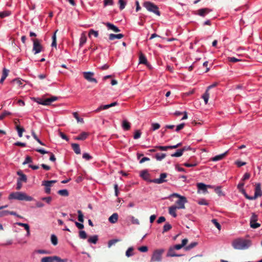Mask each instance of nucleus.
<instances>
[{
	"mask_svg": "<svg viewBox=\"0 0 262 262\" xmlns=\"http://www.w3.org/2000/svg\"><path fill=\"white\" fill-rule=\"evenodd\" d=\"M198 203L201 205H208V203L204 199L199 200Z\"/></svg>",
	"mask_w": 262,
	"mask_h": 262,
	"instance_id": "obj_62",
	"label": "nucleus"
},
{
	"mask_svg": "<svg viewBox=\"0 0 262 262\" xmlns=\"http://www.w3.org/2000/svg\"><path fill=\"white\" fill-rule=\"evenodd\" d=\"M122 127L125 130H128L130 128V123L126 120H124L122 121Z\"/></svg>",
	"mask_w": 262,
	"mask_h": 262,
	"instance_id": "obj_24",
	"label": "nucleus"
},
{
	"mask_svg": "<svg viewBox=\"0 0 262 262\" xmlns=\"http://www.w3.org/2000/svg\"><path fill=\"white\" fill-rule=\"evenodd\" d=\"M79 237L81 239H86L87 238V234L83 230H81L79 232Z\"/></svg>",
	"mask_w": 262,
	"mask_h": 262,
	"instance_id": "obj_46",
	"label": "nucleus"
},
{
	"mask_svg": "<svg viewBox=\"0 0 262 262\" xmlns=\"http://www.w3.org/2000/svg\"><path fill=\"white\" fill-rule=\"evenodd\" d=\"M32 135L38 143L42 145H45V144L37 137L35 133L33 130H32Z\"/></svg>",
	"mask_w": 262,
	"mask_h": 262,
	"instance_id": "obj_40",
	"label": "nucleus"
},
{
	"mask_svg": "<svg viewBox=\"0 0 262 262\" xmlns=\"http://www.w3.org/2000/svg\"><path fill=\"white\" fill-rule=\"evenodd\" d=\"M118 105L117 102H114L110 104L102 105L100 106L97 110H95L96 112H98L102 110H106L111 107L115 106Z\"/></svg>",
	"mask_w": 262,
	"mask_h": 262,
	"instance_id": "obj_13",
	"label": "nucleus"
},
{
	"mask_svg": "<svg viewBox=\"0 0 262 262\" xmlns=\"http://www.w3.org/2000/svg\"><path fill=\"white\" fill-rule=\"evenodd\" d=\"M197 165H198V163L196 162H192L191 163H185L183 164V165H184L185 166L187 167H194V166H196Z\"/></svg>",
	"mask_w": 262,
	"mask_h": 262,
	"instance_id": "obj_51",
	"label": "nucleus"
},
{
	"mask_svg": "<svg viewBox=\"0 0 262 262\" xmlns=\"http://www.w3.org/2000/svg\"><path fill=\"white\" fill-rule=\"evenodd\" d=\"M215 192L220 196L223 195V194L222 193V190H221V186H217L216 187L215 189Z\"/></svg>",
	"mask_w": 262,
	"mask_h": 262,
	"instance_id": "obj_57",
	"label": "nucleus"
},
{
	"mask_svg": "<svg viewBox=\"0 0 262 262\" xmlns=\"http://www.w3.org/2000/svg\"><path fill=\"white\" fill-rule=\"evenodd\" d=\"M41 200L46 202L47 204H50L52 200L51 196L43 197L41 198Z\"/></svg>",
	"mask_w": 262,
	"mask_h": 262,
	"instance_id": "obj_54",
	"label": "nucleus"
},
{
	"mask_svg": "<svg viewBox=\"0 0 262 262\" xmlns=\"http://www.w3.org/2000/svg\"><path fill=\"white\" fill-rule=\"evenodd\" d=\"M211 11V10L209 8H202L199 9L195 14L202 17H205L206 14H208Z\"/></svg>",
	"mask_w": 262,
	"mask_h": 262,
	"instance_id": "obj_12",
	"label": "nucleus"
},
{
	"mask_svg": "<svg viewBox=\"0 0 262 262\" xmlns=\"http://www.w3.org/2000/svg\"><path fill=\"white\" fill-rule=\"evenodd\" d=\"M32 162V158L30 157H29V156H27L26 158V159H25V161L23 162V165H25V164H27L28 163H30Z\"/></svg>",
	"mask_w": 262,
	"mask_h": 262,
	"instance_id": "obj_63",
	"label": "nucleus"
},
{
	"mask_svg": "<svg viewBox=\"0 0 262 262\" xmlns=\"http://www.w3.org/2000/svg\"><path fill=\"white\" fill-rule=\"evenodd\" d=\"M138 250L141 252H146L148 251V247L147 246H142L138 248Z\"/></svg>",
	"mask_w": 262,
	"mask_h": 262,
	"instance_id": "obj_64",
	"label": "nucleus"
},
{
	"mask_svg": "<svg viewBox=\"0 0 262 262\" xmlns=\"http://www.w3.org/2000/svg\"><path fill=\"white\" fill-rule=\"evenodd\" d=\"M57 181L56 180L51 181H43L42 185L45 186V192L47 194H50L51 192L50 187L52 184L55 183Z\"/></svg>",
	"mask_w": 262,
	"mask_h": 262,
	"instance_id": "obj_9",
	"label": "nucleus"
},
{
	"mask_svg": "<svg viewBox=\"0 0 262 262\" xmlns=\"http://www.w3.org/2000/svg\"><path fill=\"white\" fill-rule=\"evenodd\" d=\"M251 245V241L243 238H237L232 243V247L237 250H244L248 249Z\"/></svg>",
	"mask_w": 262,
	"mask_h": 262,
	"instance_id": "obj_1",
	"label": "nucleus"
},
{
	"mask_svg": "<svg viewBox=\"0 0 262 262\" xmlns=\"http://www.w3.org/2000/svg\"><path fill=\"white\" fill-rule=\"evenodd\" d=\"M124 37V35L122 34H110L109 35V39L111 40H113L115 39H121Z\"/></svg>",
	"mask_w": 262,
	"mask_h": 262,
	"instance_id": "obj_23",
	"label": "nucleus"
},
{
	"mask_svg": "<svg viewBox=\"0 0 262 262\" xmlns=\"http://www.w3.org/2000/svg\"><path fill=\"white\" fill-rule=\"evenodd\" d=\"M51 240L52 244L56 246L58 244V239L56 235L52 234L51 236Z\"/></svg>",
	"mask_w": 262,
	"mask_h": 262,
	"instance_id": "obj_38",
	"label": "nucleus"
},
{
	"mask_svg": "<svg viewBox=\"0 0 262 262\" xmlns=\"http://www.w3.org/2000/svg\"><path fill=\"white\" fill-rule=\"evenodd\" d=\"M98 240V237L97 235H95L93 236H91L88 240V242L90 243L96 244Z\"/></svg>",
	"mask_w": 262,
	"mask_h": 262,
	"instance_id": "obj_28",
	"label": "nucleus"
},
{
	"mask_svg": "<svg viewBox=\"0 0 262 262\" xmlns=\"http://www.w3.org/2000/svg\"><path fill=\"white\" fill-rule=\"evenodd\" d=\"M105 25L109 29H111L115 32H119L120 31V30L118 27L111 23H107Z\"/></svg>",
	"mask_w": 262,
	"mask_h": 262,
	"instance_id": "obj_20",
	"label": "nucleus"
},
{
	"mask_svg": "<svg viewBox=\"0 0 262 262\" xmlns=\"http://www.w3.org/2000/svg\"><path fill=\"white\" fill-rule=\"evenodd\" d=\"M178 209L173 205L169 207L168 208V212L169 213L172 215L173 217H176L177 216V214L176 213V210Z\"/></svg>",
	"mask_w": 262,
	"mask_h": 262,
	"instance_id": "obj_21",
	"label": "nucleus"
},
{
	"mask_svg": "<svg viewBox=\"0 0 262 262\" xmlns=\"http://www.w3.org/2000/svg\"><path fill=\"white\" fill-rule=\"evenodd\" d=\"M183 152L181 150V149H178L176 152L172 154L171 156V157H181L183 155Z\"/></svg>",
	"mask_w": 262,
	"mask_h": 262,
	"instance_id": "obj_45",
	"label": "nucleus"
},
{
	"mask_svg": "<svg viewBox=\"0 0 262 262\" xmlns=\"http://www.w3.org/2000/svg\"><path fill=\"white\" fill-rule=\"evenodd\" d=\"M118 3L119 4V8L121 10L125 8L126 4L125 0H119Z\"/></svg>",
	"mask_w": 262,
	"mask_h": 262,
	"instance_id": "obj_41",
	"label": "nucleus"
},
{
	"mask_svg": "<svg viewBox=\"0 0 262 262\" xmlns=\"http://www.w3.org/2000/svg\"><path fill=\"white\" fill-rule=\"evenodd\" d=\"M171 197H176L179 199L176 202L173 206H175L178 209H183L185 208V204L187 202V199L184 196H182L178 193H173L171 194Z\"/></svg>",
	"mask_w": 262,
	"mask_h": 262,
	"instance_id": "obj_3",
	"label": "nucleus"
},
{
	"mask_svg": "<svg viewBox=\"0 0 262 262\" xmlns=\"http://www.w3.org/2000/svg\"><path fill=\"white\" fill-rule=\"evenodd\" d=\"M258 220V216L257 215L254 213H253L252 214V216L250 219V227L252 228L256 229L260 227V224H254V222H256Z\"/></svg>",
	"mask_w": 262,
	"mask_h": 262,
	"instance_id": "obj_10",
	"label": "nucleus"
},
{
	"mask_svg": "<svg viewBox=\"0 0 262 262\" xmlns=\"http://www.w3.org/2000/svg\"><path fill=\"white\" fill-rule=\"evenodd\" d=\"M227 154V151H226L225 152L217 155L213 158H212L210 160L212 161H217L222 160L223 158H225V157L226 156Z\"/></svg>",
	"mask_w": 262,
	"mask_h": 262,
	"instance_id": "obj_18",
	"label": "nucleus"
},
{
	"mask_svg": "<svg viewBox=\"0 0 262 262\" xmlns=\"http://www.w3.org/2000/svg\"><path fill=\"white\" fill-rule=\"evenodd\" d=\"M134 250L133 247H129L126 251L125 255L127 257H130L133 255V251Z\"/></svg>",
	"mask_w": 262,
	"mask_h": 262,
	"instance_id": "obj_44",
	"label": "nucleus"
},
{
	"mask_svg": "<svg viewBox=\"0 0 262 262\" xmlns=\"http://www.w3.org/2000/svg\"><path fill=\"white\" fill-rule=\"evenodd\" d=\"M202 98L204 100L205 103L206 104H207L209 98V93L208 91H206L205 93L203 95Z\"/></svg>",
	"mask_w": 262,
	"mask_h": 262,
	"instance_id": "obj_35",
	"label": "nucleus"
},
{
	"mask_svg": "<svg viewBox=\"0 0 262 262\" xmlns=\"http://www.w3.org/2000/svg\"><path fill=\"white\" fill-rule=\"evenodd\" d=\"M165 250L163 249H159L155 250L151 258V261H161L162 260V255Z\"/></svg>",
	"mask_w": 262,
	"mask_h": 262,
	"instance_id": "obj_5",
	"label": "nucleus"
},
{
	"mask_svg": "<svg viewBox=\"0 0 262 262\" xmlns=\"http://www.w3.org/2000/svg\"><path fill=\"white\" fill-rule=\"evenodd\" d=\"M11 115V113L7 111H5L1 115H0V120L3 119L6 116L8 115Z\"/></svg>",
	"mask_w": 262,
	"mask_h": 262,
	"instance_id": "obj_50",
	"label": "nucleus"
},
{
	"mask_svg": "<svg viewBox=\"0 0 262 262\" xmlns=\"http://www.w3.org/2000/svg\"><path fill=\"white\" fill-rule=\"evenodd\" d=\"M118 220V214L117 213H114L108 218V221L112 224H115L117 222Z\"/></svg>",
	"mask_w": 262,
	"mask_h": 262,
	"instance_id": "obj_17",
	"label": "nucleus"
},
{
	"mask_svg": "<svg viewBox=\"0 0 262 262\" xmlns=\"http://www.w3.org/2000/svg\"><path fill=\"white\" fill-rule=\"evenodd\" d=\"M151 129L152 130H156L158 129L160 127V125L158 123H154L151 124Z\"/></svg>",
	"mask_w": 262,
	"mask_h": 262,
	"instance_id": "obj_56",
	"label": "nucleus"
},
{
	"mask_svg": "<svg viewBox=\"0 0 262 262\" xmlns=\"http://www.w3.org/2000/svg\"><path fill=\"white\" fill-rule=\"evenodd\" d=\"M198 245V243L194 242L185 247L186 250H190Z\"/></svg>",
	"mask_w": 262,
	"mask_h": 262,
	"instance_id": "obj_33",
	"label": "nucleus"
},
{
	"mask_svg": "<svg viewBox=\"0 0 262 262\" xmlns=\"http://www.w3.org/2000/svg\"><path fill=\"white\" fill-rule=\"evenodd\" d=\"M33 42V51H34V54L40 53L42 49V47L39 41L37 39H32Z\"/></svg>",
	"mask_w": 262,
	"mask_h": 262,
	"instance_id": "obj_6",
	"label": "nucleus"
},
{
	"mask_svg": "<svg viewBox=\"0 0 262 262\" xmlns=\"http://www.w3.org/2000/svg\"><path fill=\"white\" fill-rule=\"evenodd\" d=\"M130 219H131V222H132V224H136V225H139L140 224V222H139V221L138 220V219H136L134 216H132L130 217Z\"/></svg>",
	"mask_w": 262,
	"mask_h": 262,
	"instance_id": "obj_59",
	"label": "nucleus"
},
{
	"mask_svg": "<svg viewBox=\"0 0 262 262\" xmlns=\"http://www.w3.org/2000/svg\"><path fill=\"white\" fill-rule=\"evenodd\" d=\"M197 187L198 188V192H199V190H202L204 193L208 192L207 185L202 183H200L197 184Z\"/></svg>",
	"mask_w": 262,
	"mask_h": 262,
	"instance_id": "obj_16",
	"label": "nucleus"
},
{
	"mask_svg": "<svg viewBox=\"0 0 262 262\" xmlns=\"http://www.w3.org/2000/svg\"><path fill=\"white\" fill-rule=\"evenodd\" d=\"M119 241V240L117 239L110 240L108 243V247L110 248L113 245L115 244V243Z\"/></svg>",
	"mask_w": 262,
	"mask_h": 262,
	"instance_id": "obj_60",
	"label": "nucleus"
},
{
	"mask_svg": "<svg viewBox=\"0 0 262 262\" xmlns=\"http://www.w3.org/2000/svg\"><path fill=\"white\" fill-rule=\"evenodd\" d=\"M262 195V191L261 190V185L260 183H257L256 184V187L255 188V192L253 196L254 200H255L258 197H260Z\"/></svg>",
	"mask_w": 262,
	"mask_h": 262,
	"instance_id": "obj_11",
	"label": "nucleus"
},
{
	"mask_svg": "<svg viewBox=\"0 0 262 262\" xmlns=\"http://www.w3.org/2000/svg\"><path fill=\"white\" fill-rule=\"evenodd\" d=\"M58 98L56 96H52L50 98H46L43 100V102H40L42 105H49L52 102L56 101Z\"/></svg>",
	"mask_w": 262,
	"mask_h": 262,
	"instance_id": "obj_15",
	"label": "nucleus"
},
{
	"mask_svg": "<svg viewBox=\"0 0 262 262\" xmlns=\"http://www.w3.org/2000/svg\"><path fill=\"white\" fill-rule=\"evenodd\" d=\"M11 82L13 83L14 84H16V85L22 87V82L21 80H20L19 79H13Z\"/></svg>",
	"mask_w": 262,
	"mask_h": 262,
	"instance_id": "obj_42",
	"label": "nucleus"
},
{
	"mask_svg": "<svg viewBox=\"0 0 262 262\" xmlns=\"http://www.w3.org/2000/svg\"><path fill=\"white\" fill-rule=\"evenodd\" d=\"M9 71L6 68H4L3 71V75L0 80V83H3L5 79L8 75Z\"/></svg>",
	"mask_w": 262,
	"mask_h": 262,
	"instance_id": "obj_26",
	"label": "nucleus"
},
{
	"mask_svg": "<svg viewBox=\"0 0 262 262\" xmlns=\"http://www.w3.org/2000/svg\"><path fill=\"white\" fill-rule=\"evenodd\" d=\"M9 200H17L19 201H31L33 198L27 195L25 193L22 192H15L11 193L8 197Z\"/></svg>",
	"mask_w": 262,
	"mask_h": 262,
	"instance_id": "obj_2",
	"label": "nucleus"
},
{
	"mask_svg": "<svg viewBox=\"0 0 262 262\" xmlns=\"http://www.w3.org/2000/svg\"><path fill=\"white\" fill-rule=\"evenodd\" d=\"M91 35H93L95 37H97L98 36V32L95 31L93 29H91L89 33V37H91Z\"/></svg>",
	"mask_w": 262,
	"mask_h": 262,
	"instance_id": "obj_49",
	"label": "nucleus"
},
{
	"mask_svg": "<svg viewBox=\"0 0 262 262\" xmlns=\"http://www.w3.org/2000/svg\"><path fill=\"white\" fill-rule=\"evenodd\" d=\"M17 180H19L20 182L23 181L24 182H26L27 180V177L24 174H21L20 177Z\"/></svg>",
	"mask_w": 262,
	"mask_h": 262,
	"instance_id": "obj_58",
	"label": "nucleus"
},
{
	"mask_svg": "<svg viewBox=\"0 0 262 262\" xmlns=\"http://www.w3.org/2000/svg\"><path fill=\"white\" fill-rule=\"evenodd\" d=\"M16 128L18 132V135L19 137H22L23 133L25 132V129L21 127L19 125H16Z\"/></svg>",
	"mask_w": 262,
	"mask_h": 262,
	"instance_id": "obj_32",
	"label": "nucleus"
},
{
	"mask_svg": "<svg viewBox=\"0 0 262 262\" xmlns=\"http://www.w3.org/2000/svg\"><path fill=\"white\" fill-rule=\"evenodd\" d=\"M77 213H78V220L81 222V223H83L84 222V216H83V214L82 212V211L80 210H78L77 211Z\"/></svg>",
	"mask_w": 262,
	"mask_h": 262,
	"instance_id": "obj_34",
	"label": "nucleus"
},
{
	"mask_svg": "<svg viewBox=\"0 0 262 262\" xmlns=\"http://www.w3.org/2000/svg\"><path fill=\"white\" fill-rule=\"evenodd\" d=\"M87 40L85 32H82L81 34V37L80 38V42H79V46L82 47L83 45L86 42Z\"/></svg>",
	"mask_w": 262,
	"mask_h": 262,
	"instance_id": "obj_22",
	"label": "nucleus"
},
{
	"mask_svg": "<svg viewBox=\"0 0 262 262\" xmlns=\"http://www.w3.org/2000/svg\"><path fill=\"white\" fill-rule=\"evenodd\" d=\"M167 177V174L166 173H161L159 178L153 179L151 180L150 182L156 184H162L167 181L166 179Z\"/></svg>",
	"mask_w": 262,
	"mask_h": 262,
	"instance_id": "obj_8",
	"label": "nucleus"
},
{
	"mask_svg": "<svg viewBox=\"0 0 262 262\" xmlns=\"http://www.w3.org/2000/svg\"><path fill=\"white\" fill-rule=\"evenodd\" d=\"M73 115L74 117L76 119V120L78 122L83 123L84 122L83 118H80L78 116V114L77 112L73 113Z\"/></svg>",
	"mask_w": 262,
	"mask_h": 262,
	"instance_id": "obj_43",
	"label": "nucleus"
},
{
	"mask_svg": "<svg viewBox=\"0 0 262 262\" xmlns=\"http://www.w3.org/2000/svg\"><path fill=\"white\" fill-rule=\"evenodd\" d=\"M71 146L72 147L73 150L76 154H80L81 150L79 144L77 143H72L71 144Z\"/></svg>",
	"mask_w": 262,
	"mask_h": 262,
	"instance_id": "obj_25",
	"label": "nucleus"
},
{
	"mask_svg": "<svg viewBox=\"0 0 262 262\" xmlns=\"http://www.w3.org/2000/svg\"><path fill=\"white\" fill-rule=\"evenodd\" d=\"M139 63L146 64L147 63V61L146 57L142 54H141L139 57Z\"/></svg>",
	"mask_w": 262,
	"mask_h": 262,
	"instance_id": "obj_30",
	"label": "nucleus"
},
{
	"mask_svg": "<svg viewBox=\"0 0 262 262\" xmlns=\"http://www.w3.org/2000/svg\"><path fill=\"white\" fill-rule=\"evenodd\" d=\"M156 148L160 150H167L168 149H171V146H157Z\"/></svg>",
	"mask_w": 262,
	"mask_h": 262,
	"instance_id": "obj_47",
	"label": "nucleus"
},
{
	"mask_svg": "<svg viewBox=\"0 0 262 262\" xmlns=\"http://www.w3.org/2000/svg\"><path fill=\"white\" fill-rule=\"evenodd\" d=\"M88 133L82 132L78 136L75 137V139L77 140H84L88 137Z\"/></svg>",
	"mask_w": 262,
	"mask_h": 262,
	"instance_id": "obj_27",
	"label": "nucleus"
},
{
	"mask_svg": "<svg viewBox=\"0 0 262 262\" xmlns=\"http://www.w3.org/2000/svg\"><path fill=\"white\" fill-rule=\"evenodd\" d=\"M10 14V12L9 11H4L0 12V17L4 18L6 16H8Z\"/></svg>",
	"mask_w": 262,
	"mask_h": 262,
	"instance_id": "obj_61",
	"label": "nucleus"
},
{
	"mask_svg": "<svg viewBox=\"0 0 262 262\" xmlns=\"http://www.w3.org/2000/svg\"><path fill=\"white\" fill-rule=\"evenodd\" d=\"M212 223L215 226V227L219 230L221 229V226L216 219H212Z\"/></svg>",
	"mask_w": 262,
	"mask_h": 262,
	"instance_id": "obj_48",
	"label": "nucleus"
},
{
	"mask_svg": "<svg viewBox=\"0 0 262 262\" xmlns=\"http://www.w3.org/2000/svg\"><path fill=\"white\" fill-rule=\"evenodd\" d=\"M143 6L149 11L152 12L158 16L160 15V12L159 11V8L154 3L146 2L143 4Z\"/></svg>",
	"mask_w": 262,
	"mask_h": 262,
	"instance_id": "obj_4",
	"label": "nucleus"
},
{
	"mask_svg": "<svg viewBox=\"0 0 262 262\" xmlns=\"http://www.w3.org/2000/svg\"><path fill=\"white\" fill-rule=\"evenodd\" d=\"M58 194L61 196H67L69 195V192L67 189H62L58 191Z\"/></svg>",
	"mask_w": 262,
	"mask_h": 262,
	"instance_id": "obj_37",
	"label": "nucleus"
},
{
	"mask_svg": "<svg viewBox=\"0 0 262 262\" xmlns=\"http://www.w3.org/2000/svg\"><path fill=\"white\" fill-rule=\"evenodd\" d=\"M140 176L142 177L144 180H147L149 174L147 170H144L141 171Z\"/></svg>",
	"mask_w": 262,
	"mask_h": 262,
	"instance_id": "obj_36",
	"label": "nucleus"
},
{
	"mask_svg": "<svg viewBox=\"0 0 262 262\" xmlns=\"http://www.w3.org/2000/svg\"><path fill=\"white\" fill-rule=\"evenodd\" d=\"M57 256L44 257L41 259V262H57L59 260Z\"/></svg>",
	"mask_w": 262,
	"mask_h": 262,
	"instance_id": "obj_14",
	"label": "nucleus"
},
{
	"mask_svg": "<svg viewBox=\"0 0 262 262\" xmlns=\"http://www.w3.org/2000/svg\"><path fill=\"white\" fill-rule=\"evenodd\" d=\"M104 7H106L108 5L112 6L114 5L113 0H104Z\"/></svg>",
	"mask_w": 262,
	"mask_h": 262,
	"instance_id": "obj_52",
	"label": "nucleus"
},
{
	"mask_svg": "<svg viewBox=\"0 0 262 262\" xmlns=\"http://www.w3.org/2000/svg\"><path fill=\"white\" fill-rule=\"evenodd\" d=\"M16 224L25 228V230L27 231V234L29 235L30 234V228L28 224L22 223H16Z\"/></svg>",
	"mask_w": 262,
	"mask_h": 262,
	"instance_id": "obj_29",
	"label": "nucleus"
},
{
	"mask_svg": "<svg viewBox=\"0 0 262 262\" xmlns=\"http://www.w3.org/2000/svg\"><path fill=\"white\" fill-rule=\"evenodd\" d=\"M141 135V132L139 130H136L135 134L134 135V138L135 139H138L140 138Z\"/></svg>",
	"mask_w": 262,
	"mask_h": 262,
	"instance_id": "obj_53",
	"label": "nucleus"
},
{
	"mask_svg": "<svg viewBox=\"0 0 262 262\" xmlns=\"http://www.w3.org/2000/svg\"><path fill=\"white\" fill-rule=\"evenodd\" d=\"M171 228V225L169 223H167L163 227V230L162 232L164 233L167 232L168 231L170 230Z\"/></svg>",
	"mask_w": 262,
	"mask_h": 262,
	"instance_id": "obj_39",
	"label": "nucleus"
},
{
	"mask_svg": "<svg viewBox=\"0 0 262 262\" xmlns=\"http://www.w3.org/2000/svg\"><path fill=\"white\" fill-rule=\"evenodd\" d=\"M155 157L157 160L161 161L165 158L166 154L163 153H158Z\"/></svg>",
	"mask_w": 262,
	"mask_h": 262,
	"instance_id": "obj_31",
	"label": "nucleus"
},
{
	"mask_svg": "<svg viewBox=\"0 0 262 262\" xmlns=\"http://www.w3.org/2000/svg\"><path fill=\"white\" fill-rule=\"evenodd\" d=\"M174 250L175 249L173 248V247H170L166 256L167 257L180 256L181 255L176 254Z\"/></svg>",
	"mask_w": 262,
	"mask_h": 262,
	"instance_id": "obj_19",
	"label": "nucleus"
},
{
	"mask_svg": "<svg viewBox=\"0 0 262 262\" xmlns=\"http://www.w3.org/2000/svg\"><path fill=\"white\" fill-rule=\"evenodd\" d=\"M228 61L231 62H237V61H241V59L236 58L234 57H229L228 58Z\"/></svg>",
	"mask_w": 262,
	"mask_h": 262,
	"instance_id": "obj_55",
	"label": "nucleus"
},
{
	"mask_svg": "<svg viewBox=\"0 0 262 262\" xmlns=\"http://www.w3.org/2000/svg\"><path fill=\"white\" fill-rule=\"evenodd\" d=\"M94 74L91 72H84L83 73L84 78L89 82L97 83V80L96 78H93Z\"/></svg>",
	"mask_w": 262,
	"mask_h": 262,
	"instance_id": "obj_7",
	"label": "nucleus"
}]
</instances>
